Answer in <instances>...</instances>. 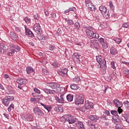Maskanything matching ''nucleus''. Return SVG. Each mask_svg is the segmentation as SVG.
<instances>
[{"label": "nucleus", "instance_id": "obj_25", "mask_svg": "<svg viewBox=\"0 0 129 129\" xmlns=\"http://www.w3.org/2000/svg\"><path fill=\"white\" fill-rule=\"evenodd\" d=\"M74 96L72 94H69L66 96V98L69 102L73 101Z\"/></svg>", "mask_w": 129, "mask_h": 129}, {"label": "nucleus", "instance_id": "obj_57", "mask_svg": "<svg viewBox=\"0 0 129 129\" xmlns=\"http://www.w3.org/2000/svg\"><path fill=\"white\" fill-rule=\"evenodd\" d=\"M115 124H116L115 126V129H120L122 127L121 126V125L119 123H116Z\"/></svg>", "mask_w": 129, "mask_h": 129}, {"label": "nucleus", "instance_id": "obj_50", "mask_svg": "<svg viewBox=\"0 0 129 129\" xmlns=\"http://www.w3.org/2000/svg\"><path fill=\"white\" fill-rule=\"evenodd\" d=\"M15 30L16 32H17V33H21V32H22V28H21L20 27H15Z\"/></svg>", "mask_w": 129, "mask_h": 129}, {"label": "nucleus", "instance_id": "obj_46", "mask_svg": "<svg viewBox=\"0 0 129 129\" xmlns=\"http://www.w3.org/2000/svg\"><path fill=\"white\" fill-rule=\"evenodd\" d=\"M26 119H27L28 121H33V116L32 115H28Z\"/></svg>", "mask_w": 129, "mask_h": 129}, {"label": "nucleus", "instance_id": "obj_30", "mask_svg": "<svg viewBox=\"0 0 129 129\" xmlns=\"http://www.w3.org/2000/svg\"><path fill=\"white\" fill-rule=\"evenodd\" d=\"M78 127L79 129H85V127H84V124H83V122L81 121H79L78 124Z\"/></svg>", "mask_w": 129, "mask_h": 129}, {"label": "nucleus", "instance_id": "obj_36", "mask_svg": "<svg viewBox=\"0 0 129 129\" xmlns=\"http://www.w3.org/2000/svg\"><path fill=\"white\" fill-rule=\"evenodd\" d=\"M113 41L116 43V44H120L121 43V39L118 38H115L113 39Z\"/></svg>", "mask_w": 129, "mask_h": 129}, {"label": "nucleus", "instance_id": "obj_27", "mask_svg": "<svg viewBox=\"0 0 129 129\" xmlns=\"http://www.w3.org/2000/svg\"><path fill=\"white\" fill-rule=\"evenodd\" d=\"M70 87L73 90H77L79 89V87L78 86V85L75 84H71Z\"/></svg>", "mask_w": 129, "mask_h": 129}, {"label": "nucleus", "instance_id": "obj_9", "mask_svg": "<svg viewBox=\"0 0 129 129\" xmlns=\"http://www.w3.org/2000/svg\"><path fill=\"white\" fill-rule=\"evenodd\" d=\"M46 86L51 89H58L60 87V84L55 82H49L46 84Z\"/></svg>", "mask_w": 129, "mask_h": 129}, {"label": "nucleus", "instance_id": "obj_53", "mask_svg": "<svg viewBox=\"0 0 129 129\" xmlns=\"http://www.w3.org/2000/svg\"><path fill=\"white\" fill-rule=\"evenodd\" d=\"M102 69L103 71H106V69H107V66H106V64L102 65Z\"/></svg>", "mask_w": 129, "mask_h": 129}, {"label": "nucleus", "instance_id": "obj_18", "mask_svg": "<svg viewBox=\"0 0 129 129\" xmlns=\"http://www.w3.org/2000/svg\"><path fill=\"white\" fill-rule=\"evenodd\" d=\"M10 36L12 39V40H14V41H17V40H19V36L15 33L14 31L10 32Z\"/></svg>", "mask_w": 129, "mask_h": 129}, {"label": "nucleus", "instance_id": "obj_21", "mask_svg": "<svg viewBox=\"0 0 129 129\" xmlns=\"http://www.w3.org/2000/svg\"><path fill=\"white\" fill-rule=\"evenodd\" d=\"M26 72L29 75H30V74H32V73L35 74V70L31 67H27L26 68Z\"/></svg>", "mask_w": 129, "mask_h": 129}, {"label": "nucleus", "instance_id": "obj_15", "mask_svg": "<svg viewBox=\"0 0 129 129\" xmlns=\"http://www.w3.org/2000/svg\"><path fill=\"white\" fill-rule=\"evenodd\" d=\"M42 91L45 92L46 94H52V95L54 96L56 94V91L54 90H51L48 88H43L42 89Z\"/></svg>", "mask_w": 129, "mask_h": 129}, {"label": "nucleus", "instance_id": "obj_56", "mask_svg": "<svg viewBox=\"0 0 129 129\" xmlns=\"http://www.w3.org/2000/svg\"><path fill=\"white\" fill-rule=\"evenodd\" d=\"M68 24L70 25H74V22L71 19H69V21H68Z\"/></svg>", "mask_w": 129, "mask_h": 129}, {"label": "nucleus", "instance_id": "obj_51", "mask_svg": "<svg viewBox=\"0 0 129 129\" xmlns=\"http://www.w3.org/2000/svg\"><path fill=\"white\" fill-rule=\"evenodd\" d=\"M51 107L50 105H46L44 108L47 110L48 112H50V111H51Z\"/></svg>", "mask_w": 129, "mask_h": 129}, {"label": "nucleus", "instance_id": "obj_52", "mask_svg": "<svg viewBox=\"0 0 129 129\" xmlns=\"http://www.w3.org/2000/svg\"><path fill=\"white\" fill-rule=\"evenodd\" d=\"M42 73L44 75H48L49 74V72H48V70L44 69L42 70Z\"/></svg>", "mask_w": 129, "mask_h": 129}, {"label": "nucleus", "instance_id": "obj_60", "mask_svg": "<svg viewBox=\"0 0 129 129\" xmlns=\"http://www.w3.org/2000/svg\"><path fill=\"white\" fill-rule=\"evenodd\" d=\"M33 18L34 20H39V19H40V18L39 17V15H38V14L34 15Z\"/></svg>", "mask_w": 129, "mask_h": 129}, {"label": "nucleus", "instance_id": "obj_32", "mask_svg": "<svg viewBox=\"0 0 129 129\" xmlns=\"http://www.w3.org/2000/svg\"><path fill=\"white\" fill-rule=\"evenodd\" d=\"M73 56L74 57H75V58H76V59H77V60H79V59H80V57H80V56H81V55H80V54H79V53H77V52H75V53L73 54ZM79 62H80H80H81L80 60H79Z\"/></svg>", "mask_w": 129, "mask_h": 129}, {"label": "nucleus", "instance_id": "obj_62", "mask_svg": "<svg viewBox=\"0 0 129 129\" xmlns=\"http://www.w3.org/2000/svg\"><path fill=\"white\" fill-rule=\"evenodd\" d=\"M104 113L106 114L108 116L110 114V113L109 112V111L107 110H105Z\"/></svg>", "mask_w": 129, "mask_h": 129}, {"label": "nucleus", "instance_id": "obj_10", "mask_svg": "<svg viewBox=\"0 0 129 129\" xmlns=\"http://www.w3.org/2000/svg\"><path fill=\"white\" fill-rule=\"evenodd\" d=\"M33 112L35 115H38V116H44L45 115L44 112L38 107H35L33 108Z\"/></svg>", "mask_w": 129, "mask_h": 129}, {"label": "nucleus", "instance_id": "obj_3", "mask_svg": "<svg viewBox=\"0 0 129 129\" xmlns=\"http://www.w3.org/2000/svg\"><path fill=\"white\" fill-rule=\"evenodd\" d=\"M60 120L62 122H69V124L74 123L75 122V119L73 118V116L70 114H66L63 115Z\"/></svg>", "mask_w": 129, "mask_h": 129}, {"label": "nucleus", "instance_id": "obj_49", "mask_svg": "<svg viewBox=\"0 0 129 129\" xmlns=\"http://www.w3.org/2000/svg\"><path fill=\"white\" fill-rule=\"evenodd\" d=\"M111 67L112 69L115 70L116 69V67H115V64L114 63V61H111Z\"/></svg>", "mask_w": 129, "mask_h": 129}, {"label": "nucleus", "instance_id": "obj_31", "mask_svg": "<svg viewBox=\"0 0 129 129\" xmlns=\"http://www.w3.org/2000/svg\"><path fill=\"white\" fill-rule=\"evenodd\" d=\"M8 93L9 94H15V93H16V91H15L13 87H10L8 89Z\"/></svg>", "mask_w": 129, "mask_h": 129}, {"label": "nucleus", "instance_id": "obj_43", "mask_svg": "<svg viewBox=\"0 0 129 129\" xmlns=\"http://www.w3.org/2000/svg\"><path fill=\"white\" fill-rule=\"evenodd\" d=\"M100 118L102 119V120H108V119H107V117L106 115L104 114H102L101 116L100 117Z\"/></svg>", "mask_w": 129, "mask_h": 129}, {"label": "nucleus", "instance_id": "obj_12", "mask_svg": "<svg viewBox=\"0 0 129 129\" xmlns=\"http://www.w3.org/2000/svg\"><path fill=\"white\" fill-rule=\"evenodd\" d=\"M33 30L35 32V33H36V34H40V33H42V28L39 23H35L33 25Z\"/></svg>", "mask_w": 129, "mask_h": 129}, {"label": "nucleus", "instance_id": "obj_6", "mask_svg": "<svg viewBox=\"0 0 129 129\" xmlns=\"http://www.w3.org/2000/svg\"><path fill=\"white\" fill-rule=\"evenodd\" d=\"M84 103V96L83 94L77 95L75 100V104L77 105L83 104Z\"/></svg>", "mask_w": 129, "mask_h": 129}, {"label": "nucleus", "instance_id": "obj_4", "mask_svg": "<svg viewBox=\"0 0 129 129\" xmlns=\"http://www.w3.org/2000/svg\"><path fill=\"white\" fill-rule=\"evenodd\" d=\"M15 97L13 96H7L2 99L1 101L5 106H9L12 101H14Z\"/></svg>", "mask_w": 129, "mask_h": 129}, {"label": "nucleus", "instance_id": "obj_22", "mask_svg": "<svg viewBox=\"0 0 129 129\" xmlns=\"http://www.w3.org/2000/svg\"><path fill=\"white\" fill-rule=\"evenodd\" d=\"M110 53L111 55H114L117 54L118 51H117V49L115 47H112L110 49Z\"/></svg>", "mask_w": 129, "mask_h": 129}, {"label": "nucleus", "instance_id": "obj_38", "mask_svg": "<svg viewBox=\"0 0 129 129\" xmlns=\"http://www.w3.org/2000/svg\"><path fill=\"white\" fill-rule=\"evenodd\" d=\"M32 95L33 97H38L37 99H39V100H41V99H42V97L39 96V95H37L36 93H32Z\"/></svg>", "mask_w": 129, "mask_h": 129}, {"label": "nucleus", "instance_id": "obj_19", "mask_svg": "<svg viewBox=\"0 0 129 129\" xmlns=\"http://www.w3.org/2000/svg\"><path fill=\"white\" fill-rule=\"evenodd\" d=\"M89 118L92 121L96 122L98 119H99V117L96 115H90L89 116Z\"/></svg>", "mask_w": 129, "mask_h": 129}, {"label": "nucleus", "instance_id": "obj_41", "mask_svg": "<svg viewBox=\"0 0 129 129\" xmlns=\"http://www.w3.org/2000/svg\"><path fill=\"white\" fill-rule=\"evenodd\" d=\"M102 48L103 49H107L108 48V45L107 44V43L104 42L102 44H101Z\"/></svg>", "mask_w": 129, "mask_h": 129}, {"label": "nucleus", "instance_id": "obj_5", "mask_svg": "<svg viewBox=\"0 0 129 129\" xmlns=\"http://www.w3.org/2000/svg\"><path fill=\"white\" fill-rule=\"evenodd\" d=\"M113 103H114L115 106L117 107L118 114H120V113H122V111H123V110L122 108H121V107L123 106L122 102L118 99H115L114 100H113Z\"/></svg>", "mask_w": 129, "mask_h": 129}, {"label": "nucleus", "instance_id": "obj_28", "mask_svg": "<svg viewBox=\"0 0 129 129\" xmlns=\"http://www.w3.org/2000/svg\"><path fill=\"white\" fill-rule=\"evenodd\" d=\"M102 15H103V17L105 19L109 18V11H107V10L106 12H105L103 14H102Z\"/></svg>", "mask_w": 129, "mask_h": 129}, {"label": "nucleus", "instance_id": "obj_23", "mask_svg": "<svg viewBox=\"0 0 129 129\" xmlns=\"http://www.w3.org/2000/svg\"><path fill=\"white\" fill-rule=\"evenodd\" d=\"M87 8H88V10L89 11H91V12H95V11H96L95 5L93 4V3H92L91 5H89V6H87Z\"/></svg>", "mask_w": 129, "mask_h": 129}, {"label": "nucleus", "instance_id": "obj_63", "mask_svg": "<svg viewBox=\"0 0 129 129\" xmlns=\"http://www.w3.org/2000/svg\"><path fill=\"white\" fill-rule=\"evenodd\" d=\"M122 64H125V65H127L128 67L129 68V62L126 61H121Z\"/></svg>", "mask_w": 129, "mask_h": 129}, {"label": "nucleus", "instance_id": "obj_64", "mask_svg": "<svg viewBox=\"0 0 129 129\" xmlns=\"http://www.w3.org/2000/svg\"><path fill=\"white\" fill-rule=\"evenodd\" d=\"M54 110L55 111H56L57 112H59V106H57L54 107Z\"/></svg>", "mask_w": 129, "mask_h": 129}, {"label": "nucleus", "instance_id": "obj_8", "mask_svg": "<svg viewBox=\"0 0 129 129\" xmlns=\"http://www.w3.org/2000/svg\"><path fill=\"white\" fill-rule=\"evenodd\" d=\"M96 58L97 62H98L100 65L99 68H101L102 65L106 64V60H105V58H102V56L101 55L96 56Z\"/></svg>", "mask_w": 129, "mask_h": 129}, {"label": "nucleus", "instance_id": "obj_29", "mask_svg": "<svg viewBox=\"0 0 129 129\" xmlns=\"http://www.w3.org/2000/svg\"><path fill=\"white\" fill-rule=\"evenodd\" d=\"M51 64L52 65V66L54 67V68H59V67H60V66H61V64L60 63L57 62V61H56L51 63Z\"/></svg>", "mask_w": 129, "mask_h": 129}, {"label": "nucleus", "instance_id": "obj_58", "mask_svg": "<svg viewBox=\"0 0 129 129\" xmlns=\"http://www.w3.org/2000/svg\"><path fill=\"white\" fill-rule=\"evenodd\" d=\"M107 104L109 106H111V105H112V101H111V100H108L107 101Z\"/></svg>", "mask_w": 129, "mask_h": 129}, {"label": "nucleus", "instance_id": "obj_59", "mask_svg": "<svg viewBox=\"0 0 129 129\" xmlns=\"http://www.w3.org/2000/svg\"><path fill=\"white\" fill-rule=\"evenodd\" d=\"M98 42H99V43L101 44H102L104 43V39L102 38H100L98 39Z\"/></svg>", "mask_w": 129, "mask_h": 129}, {"label": "nucleus", "instance_id": "obj_35", "mask_svg": "<svg viewBox=\"0 0 129 129\" xmlns=\"http://www.w3.org/2000/svg\"><path fill=\"white\" fill-rule=\"evenodd\" d=\"M12 109H15V105L13 103L10 104V105L8 108V110L9 112L12 111Z\"/></svg>", "mask_w": 129, "mask_h": 129}, {"label": "nucleus", "instance_id": "obj_54", "mask_svg": "<svg viewBox=\"0 0 129 129\" xmlns=\"http://www.w3.org/2000/svg\"><path fill=\"white\" fill-rule=\"evenodd\" d=\"M69 10H70V12H74V13H75V12L76 11V8L73 7L69 8Z\"/></svg>", "mask_w": 129, "mask_h": 129}, {"label": "nucleus", "instance_id": "obj_44", "mask_svg": "<svg viewBox=\"0 0 129 129\" xmlns=\"http://www.w3.org/2000/svg\"><path fill=\"white\" fill-rule=\"evenodd\" d=\"M118 110L116 111V110H111V114L112 115H118Z\"/></svg>", "mask_w": 129, "mask_h": 129}, {"label": "nucleus", "instance_id": "obj_47", "mask_svg": "<svg viewBox=\"0 0 129 129\" xmlns=\"http://www.w3.org/2000/svg\"><path fill=\"white\" fill-rule=\"evenodd\" d=\"M75 27L76 28L77 30H79V29L80 28V23H79V22L75 23Z\"/></svg>", "mask_w": 129, "mask_h": 129}, {"label": "nucleus", "instance_id": "obj_7", "mask_svg": "<svg viewBox=\"0 0 129 129\" xmlns=\"http://www.w3.org/2000/svg\"><path fill=\"white\" fill-rule=\"evenodd\" d=\"M94 104L93 102L89 101L88 99H85V109L87 110H88L89 109H91V108L93 109L94 108Z\"/></svg>", "mask_w": 129, "mask_h": 129}, {"label": "nucleus", "instance_id": "obj_11", "mask_svg": "<svg viewBox=\"0 0 129 129\" xmlns=\"http://www.w3.org/2000/svg\"><path fill=\"white\" fill-rule=\"evenodd\" d=\"M25 30V35L29 38H34L35 37V35L33 33V32L31 31V29H29L27 25L24 26Z\"/></svg>", "mask_w": 129, "mask_h": 129}, {"label": "nucleus", "instance_id": "obj_48", "mask_svg": "<svg viewBox=\"0 0 129 129\" xmlns=\"http://www.w3.org/2000/svg\"><path fill=\"white\" fill-rule=\"evenodd\" d=\"M123 73L124 74H125V75H127L128 76H129V70L127 69H125L123 71Z\"/></svg>", "mask_w": 129, "mask_h": 129}, {"label": "nucleus", "instance_id": "obj_14", "mask_svg": "<svg viewBox=\"0 0 129 129\" xmlns=\"http://www.w3.org/2000/svg\"><path fill=\"white\" fill-rule=\"evenodd\" d=\"M57 73L60 76H64V75H67V73H68V69L66 68L60 69L58 71Z\"/></svg>", "mask_w": 129, "mask_h": 129}, {"label": "nucleus", "instance_id": "obj_26", "mask_svg": "<svg viewBox=\"0 0 129 129\" xmlns=\"http://www.w3.org/2000/svg\"><path fill=\"white\" fill-rule=\"evenodd\" d=\"M73 82H76V83H78L79 84H81V79H80V77H76L73 79Z\"/></svg>", "mask_w": 129, "mask_h": 129}, {"label": "nucleus", "instance_id": "obj_13", "mask_svg": "<svg viewBox=\"0 0 129 129\" xmlns=\"http://www.w3.org/2000/svg\"><path fill=\"white\" fill-rule=\"evenodd\" d=\"M65 98H66V96H65V94L60 95V98L57 96L55 97V100L58 102V103H64L65 101Z\"/></svg>", "mask_w": 129, "mask_h": 129}, {"label": "nucleus", "instance_id": "obj_39", "mask_svg": "<svg viewBox=\"0 0 129 129\" xmlns=\"http://www.w3.org/2000/svg\"><path fill=\"white\" fill-rule=\"evenodd\" d=\"M48 49L50 51H53V50H55V49H56V45L55 44H51L49 46Z\"/></svg>", "mask_w": 129, "mask_h": 129}, {"label": "nucleus", "instance_id": "obj_16", "mask_svg": "<svg viewBox=\"0 0 129 129\" xmlns=\"http://www.w3.org/2000/svg\"><path fill=\"white\" fill-rule=\"evenodd\" d=\"M112 118V121L115 124H116V123H120V122H121V120H120V118H119V116H118V115H113Z\"/></svg>", "mask_w": 129, "mask_h": 129}, {"label": "nucleus", "instance_id": "obj_33", "mask_svg": "<svg viewBox=\"0 0 129 129\" xmlns=\"http://www.w3.org/2000/svg\"><path fill=\"white\" fill-rule=\"evenodd\" d=\"M23 21H25L26 24H30V23H31V18H29L28 17H25L24 18Z\"/></svg>", "mask_w": 129, "mask_h": 129}, {"label": "nucleus", "instance_id": "obj_24", "mask_svg": "<svg viewBox=\"0 0 129 129\" xmlns=\"http://www.w3.org/2000/svg\"><path fill=\"white\" fill-rule=\"evenodd\" d=\"M99 10L100 11L102 14L107 11V8L103 5H101L99 8Z\"/></svg>", "mask_w": 129, "mask_h": 129}, {"label": "nucleus", "instance_id": "obj_1", "mask_svg": "<svg viewBox=\"0 0 129 129\" xmlns=\"http://www.w3.org/2000/svg\"><path fill=\"white\" fill-rule=\"evenodd\" d=\"M84 28L86 29L85 32L89 39H98L99 38V35L93 31L94 28L91 26L84 25Z\"/></svg>", "mask_w": 129, "mask_h": 129}, {"label": "nucleus", "instance_id": "obj_2", "mask_svg": "<svg viewBox=\"0 0 129 129\" xmlns=\"http://www.w3.org/2000/svg\"><path fill=\"white\" fill-rule=\"evenodd\" d=\"M10 50L7 53L8 56H12L13 54H15L16 52H20L21 51V47L18 45L11 44H10Z\"/></svg>", "mask_w": 129, "mask_h": 129}, {"label": "nucleus", "instance_id": "obj_55", "mask_svg": "<svg viewBox=\"0 0 129 129\" xmlns=\"http://www.w3.org/2000/svg\"><path fill=\"white\" fill-rule=\"evenodd\" d=\"M33 90L35 92V93H37L38 94H41V91L37 88H34Z\"/></svg>", "mask_w": 129, "mask_h": 129}, {"label": "nucleus", "instance_id": "obj_37", "mask_svg": "<svg viewBox=\"0 0 129 129\" xmlns=\"http://www.w3.org/2000/svg\"><path fill=\"white\" fill-rule=\"evenodd\" d=\"M122 28H124L125 29H128L129 28V23L125 22L122 24Z\"/></svg>", "mask_w": 129, "mask_h": 129}, {"label": "nucleus", "instance_id": "obj_20", "mask_svg": "<svg viewBox=\"0 0 129 129\" xmlns=\"http://www.w3.org/2000/svg\"><path fill=\"white\" fill-rule=\"evenodd\" d=\"M7 51V46L5 45V43H0V53L3 52L5 53Z\"/></svg>", "mask_w": 129, "mask_h": 129}, {"label": "nucleus", "instance_id": "obj_34", "mask_svg": "<svg viewBox=\"0 0 129 129\" xmlns=\"http://www.w3.org/2000/svg\"><path fill=\"white\" fill-rule=\"evenodd\" d=\"M109 7L110 8V9L111 10V11H114L115 8L114 6H113V4L112 3V1H110L109 3Z\"/></svg>", "mask_w": 129, "mask_h": 129}, {"label": "nucleus", "instance_id": "obj_61", "mask_svg": "<svg viewBox=\"0 0 129 129\" xmlns=\"http://www.w3.org/2000/svg\"><path fill=\"white\" fill-rule=\"evenodd\" d=\"M57 34H59V35H61L62 34V30H61V28H58L57 31Z\"/></svg>", "mask_w": 129, "mask_h": 129}, {"label": "nucleus", "instance_id": "obj_40", "mask_svg": "<svg viewBox=\"0 0 129 129\" xmlns=\"http://www.w3.org/2000/svg\"><path fill=\"white\" fill-rule=\"evenodd\" d=\"M122 117H124L125 121H126V122L129 123V115L125 116V115L122 114Z\"/></svg>", "mask_w": 129, "mask_h": 129}, {"label": "nucleus", "instance_id": "obj_42", "mask_svg": "<svg viewBox=\"0 0 129 129\" xmlns=\"http://www.w3.org/2000/svg\"><path fill=\"white\" fill-rule=\"evenodd\" d=\"M92 4V2L90 0H85L86 7H89L90 5Z\"/></svg>", "mask_w": 129, "mask_h": 129}, {"label": "nucleus", "instance_id": "obj_17", "mask_svg": "<svg viewBox=\"0 0 129 129\" xmlns=\"http://www.w3.org/2000/svg\"><path fill=\"white\" fill-rule=\"evenodd\" d=\"M16 82H17L20 85H23L27 84V83H28V81L26 79L19 78L17 80Z\"/></svg>", "mask_w": 129, "mask_h": 129}, {"label": "nucleus", "instance_id": "obj_45", "mask_svg": "<svg viewBox=\"0 0 129 129\" xmlns=\"http://www.w3.org/2000/svg\"><path fill=\"white\" fill-rule=\"evenodd\" d=\"M124 105L125 106V107H126L127 108H128V109L129 110V102L128 101H124L123 102Z\"/></svg>", "mask_w": 129, "mask_h": 129}]
</instances>
